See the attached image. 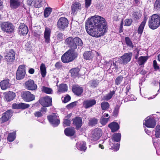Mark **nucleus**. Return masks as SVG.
<instances>
[{"mask_svg":"<svg viewBox=\"0 0 160 160\" xmlns=\"http://www.w3.org/2000/svg\"><path fill=\"white\" fill-rule=\"evenodd\" d=\"M88 34L97 38L103 35L107 32V23L103 18L99 16H95L89 19L85 25Z\"/></svg>","mask_w":160,"mask_h":160,"instance_id":"1","label":"nucleus"},{"mask_svg":"<svg viewBox=\"0 0 160 160\" xmlns=\"http://www.w3.org/2000/svg\"><path fill=\"white\" fill-rule=\"evenodd\" d=\"M78 56V54L75 51L68 50L61 57L62 61L64 63H68L73 61Z\"/></svg>","mask_w":160,"mask_h":160,"instance_id":"2","label":"nucleus"},{"mask_svg":"<svg viewBox=\"0 0 160 160\" xmlns=\"http://www.w3.org/2000/svg\"><path fill=\"white\" fill-rule=\"evenodd\" d=\"M160 25V16L157 14L151 16L148 20L149 27L152 29H155Z\"/></svg>","mask_w":160,"mask_h":160,"instance_id":"3","label":"nucleus"},{"mask_svg":"<svg viewBox=\"0 0 160 160\" xmlns=\"http://www.w3.org/2000/svg\"><path fill=\"white\" fill-rule=\"evenodd\" d=\"M1 27L2 31L8 33L12 32L14 29V26L8 22H2L1 24Z\"/></svg>","mask_w":160,"mask_h":160,"instance_id":"4","label":"nucleus"},{"mask_svg":"<svg viewBox=\"0 0 160 160\" xmlns=\"http://www.w3.org/2000/svg\"><path fill=\"white\" fill-rule=\"evenodd\" d=\"M102 132L100 128H98L95 129L91 133V139L95 141L98 140L102 136Z\"/></svg>","mask_w":160,"mask_h":160,"instance_id":"5","label":"nucleus"},{"mask_svg":"<svg viewBox=\"0 0 160 160\" xmlns=\"http://www.w3.org/2000/svg\"><path fill=\"white\" fill-rule=\"evenodd\" d=\"M15 52L12 49L10 50L5 57V60L8 64H10L13 62L15 58Z\"/></svg>","mask_w":160,"mask_h":160,"instance_id":"6","label":"nucleus"},{"mask_svg":"<svg viewBox=\"0 0 160 160\" xmlns=\"http://www.w3.org/2000/svg\"><path fill=\"white\" fill-rule=\"evenodd\" d=\"M24 66L20 65L17 71L16 78L18 80H20L24 78L25 75V71Z\"/></svg>","mask_w":160,"mask_h":160,"instance_id":"7","label":"nucleus"},{"mask_svg":"<svg viewBox=\"0 0 160 160\" xmlns=\"http://www.w3.org/2000/svg\"><path fill=\"white\" fill-rule=\"evenodd\" d=\"M68 24V20L65 17H61L58 20L57 22V26L60 29H63L67 27Z\"/></svg>","mask_w":160,"mask_h":160,"instance_id":"8","label":"nucleus"},{"mask_svg":"<svg viewBox=\"0 0 160 160\" xmlns=\"http://www.w3.org/2000/svg\"><path fill=\"white\" fill-rule=\"evenodd\" d=\"M22 98L26 102H30L34 100L35 96L28 91L23 92L22 93Z\"/></svg>","mask_w":160,"mask_h":160,"instance_id":"9","label":"nucleus"},{"mask_svg":"<svg viewBox=\"0 0 160 160\" xmlns=\"http://www.w3.org/2000/svg\"><path fill=\"white\" fill-rule=\"evenodd\" d=\"M65 43L70 48L69 50H72L75 51L77 48L76 44L74 42V38L72 37H69L67 38L65 40Z\"/></svg>","mask_w":160,"mask_h":160,"instance_id":"10","label":"nucleus"},{"mask_svg":"<svg viewBox=\"0 0 160 160\" xmlns=\"http://www.w3.org/2000/svg\"><path fill=\"white\" fill-rule=\"evenodd\" d=\"M132 54L131 52L126 53L121 57L120 62L121 64H126L131 60Z\"/></svg>","mask_w":160,"mask_h":160,"instance_id":"11","label":"nucleus"},{"mask_svg":"<svg viewBox=\"0 0 160 160\" xmlns=\"http://www.w3.org/2000/svg\"><path fill=\"white\" fill-rule=\"evenodd\" d=\"M72 90L74 94L78 96H80L82 95L83 92V88L78 85H73L72 86Z\"/></svg>","mask_w":160,"mask_h":160,"instance_id":"12","label":"nucleus"},{"mask_svg":"<svg viewBox=\"0 0 160 160\" xmlns=\"http://www.w3.org/2000/svg\"><path fill=\"white\" fill-rule=\"evenodd\" d=\"M40 102L44 108L48 107L52 105V98L49 96H46L41 99Z\"/></svg>","mask_w":160,"mask_h":160,"instance_id":"13","label":"nucleus"},{"mask_svg":"<svg viewBox=\"0 0 160 160\" xmlns=\"http://www.w3.org/2000/svg\"><path fill=\"white\" fill-rule=\"evenodd\" d=\"M18 33L20 35H26L28 31V27L24 23H20L18 28Z\"/></svg>","mask_w":160,"mask_h":160,"instance_id":"14","label":"nucleus"},{"mask_svg":"<svg viewBox=\"0 0 160 160\" xmlns=\"http://www.w3.org/2000/svg\"><path fill=\"white\" fill-rule=\"evenodd\" d=\"M26 88L29 90H34L37 88L36 84L34 83V81L29 79L25 83Z\"/></svg>","mask_w":160,"mask_h":160,"instance_id":"15","label":"nucleus"},{"mask_svg":"<svg viewBox=\"0 0 160 160\" xmlns=\"http://www.w3.org/2000/svg\"><path fill=\"white\" fill-rule=\"evenodd\" d=\"M96 103V101L94 99H90L84 101L82 103L83 107L87 109L95 105Z\"/></svg>","mask_w":160,"mask_h":160,"instance_id":"16","label":"nucleus"},{"mask_svg":"<svg viewBox=\"0 0 160 160\" xmlns=\"http://www.w3.org/2000/svg\"><path fill=\"white\" fill-rule=\"evenodd\" d=\"M81 5L78 2H76L72 4L71 6V14L73 15L76 14L81 9Z\"/></svg>","mask_w":160,"mask_h":160,"instance_id":"17","label":"nucleus"},{"mask_svg":"<svg viewBox=\"0 0 160 160\" xmlns=\"http://www.w3.org/2000/svg\"><path fill=\"white\" fill-rule=\"evenodd\" d=\"M42 1L41 0H28L27 3L30 6L39 8L42 6Z\"/></svg>","mask_w":160,"mask_h":160,"instance_id":"18","label":"nucleus"},{"mask_svg":"<svg viewBox=\"0 0 160 160\" xmlns=\"http://www.w3.org/2000/svg\"><path fill=\"white\" fill-rule=\"evenodd\" d=\"M51 30V29L47 27L45 28L44 32V38L45 42L46 43H48L50 42V37Z\"/></svg>","mask_w":160,"mask_h":160,"instance_id":"19","label":"nucleus"},{"mask_svg":"<svg viewBox=\"0 0 160 160\" xmlns=\"http://www.w3.org/2000/svg\"><path fill=\"white\" fill-rule=\"evenodd\" d=\"M30 107V105L23 103L19 104L14 103L12 104V108L14 109H24L28 108Z\"/></svg>","mask_w":160,"mask_h":160,"instance_id":"20","label":"nucleus"},{"mask_svg":"<svg viewBox=\"0 0 160 160\" xmlns=\"http://www.w3.org/2000/svg\"><path fill=\"white\" fill-rule=\"evenodd\" d=\"M8 79L4 80L0 82V86L3 90H5L10 88L11 84L9 82Z\"/></svg>","mask_w":160,"mask_h":160,"instance_id":"21","label":"nucleus"},{"mask_svg":"<svg viewBox=\"0 0 160 160\" xmlns=\"http://www.w3.org/2000/svg\"><path fill=\"white\" fill-rule=\"evenodd\" d=\"M10 6L12 9H16L18 8L21 4L19 0H10Z\"/></svg>","mask_w":160,"mask_h":160,"instance_id":"22","label":"nucleus"},{"mask_svg":"<svg viewBox=\"0 0 160 160\" xmlns=\"http://www.w3.org/2000/svg\"><path fill=\"white\" fill-rule=\"evenodd\" d=\"M13 112L9 110L6 111L2 115V116L1 118V120H9L12 115Z\"/></svg>","mask_w":160,"mask_h":160,"instance_id":"23","label":"nucleus"},{"mask_svg":"<svg viewBox=\"0 0 160 160\" xmlns=\"http://www.w3.org/2000/svg\"><path fill=\"white\" fill-rule=\"evenodd\" d=\"M15 93L13 92L9 91L5 93V99L7 102L12 100L15 97Z\"/></svg>","mask_w":160,"mask_h":160,"instance_id":"24","label":"nucleus"},{"mask_svg":"<svg viewBox=\"0 0 160 160\" xmlns=\"http://www.w3.org/2000/svg\"><path fill=\"white\" fill-rule=\"evenodd\" d=\"M108 127L110 128L112 132L117 131L119 128L118 124L114 122L109 124L108 125Z\"/></svg>","mask_w":160,"mask_h":160,"instance_id":"25","label":"nucleus"},{"mask_svg":"<svg viewBox=\"0 0 160 160\" xmlns=\"http://www.w3.org/2000/svg\"><path fill=\"white\" fill-rule=\"evenodd\" d=\"M65 134L68 136H73L75 133V131L73 128H67L64 130Z\"/></svg>","mask_w":160,"mask_h":160,"instance_id":"26","label":"nucleus"},{"mask_svg":"<svg viewBox=\"0 0 160 160\" xmlns=\"http://www.w3.org/2000/svg\"><path fill=\"white\" fill-rule=\"evenodd\" d=\"M121 138V134L119 133H115L113 134L110 140L111 142H119L120 141Z\"/></svg>","mask_w":160,"mask_h":160,"instance_id":"27","label":"nucleus"},{"mask_svg":"<svg viewBox=\"0 0 160 160\" xmlns=\"http://www.w3.org/2000/svg\"><path fill=\"white\" fill-rule=\"evenodd\" d=\"M47 109L46 108H42L40 111L36 112L34 113V115L36 117H41L43 116L46 112Z\"/></svg>","mask_w":160,"mask_h":160,"instance_id":"28","label":"nucleus"},{"mask_svg":"<svg viewBox=\"0 0 160 160\" xmlns=\"http://www.w3.org/2000/svg\"><path fill=\"white\" fill-rule=\"evenodd\" d=\"M143 124L148 128H153L156 125V123L155 121H145Z\"/></svg>","mask_w":160,"mask_h":160,"instance_id":"29","label":"nucleus"},{"mask_svg":"<svg viewBox=\"0 0 160 160\" xmlns=\"http://www.w3.org/2000/svg\"><path fill=\"white\" fill-rule=\"evenodd\" d=\"M86 143L84 142H81L77 143L76 145L77 148L81 151H85L87 148L86 146Z\"/></svg>","mask_w":160,"mask_h":160,"instance_id":"30","label":"nucleus"},{"mask_svg":"<svg viewBox=\"0 0 160 160\" xmlns=\"http://www.w3.org/2000/svg\"><path fill=\"white\" fill-rule=\"evenodd\" d=\"M67 85L65 84H62L59 86L58 92L60 93H62L67 91Z\"/></svg>","mask_w":160,"mask_h":160,"instance_id":"31","label":"nucleus"},{"mask_svg":"<svg viewBox=\"0 0 160 160\" xmlns=\"http://www.w3.org/2000/svg\"><path fill=\"white\" fill-rule=\"evenodd\" d=\"M147 19L144 18L143 21L140 25L138 30V33L141 34L143 32V29L145 25Z\"/></svg>","mask_w":160,"mask_h":160,"instance_id":"32","label":"nucleus"},{"mask_svg":"<svg viewBox=\"0 0 160 160\" xmlns=\"http://www.w3.org/2000/svg\"><path fill=\"white\" fill-rule=\"evenodd\" d=\"M48 120H59L60 118L57 113H52L47 117Z\"/></svg>","mask_w":160,"mask_h":160,"instance_id":"33","label":"nucleus"},{"mask_svg":"<svg viewBox=\"0 0 160 160\" xmlns=\"http://www.w3.org/2000/svg\"><path fill=\"white\" fill-rule=\"evenodd\" d=\"M115 92L114 91H110L108 94L103 96L102 98V100L105 101H108L112 98V96L115 94Z\"/></svg>","mask_w":160,"mask_h":160,"instance_id":"34","label":"nucleus"},{"mask_svg":"<svg viewBox=\"0 0 160 160\" xmlns=\"http://www.w3.org/2000/svg\"><path fill=\"white\" fill-rule=\"evenodd\" d=\"M16 131L9 133L7 137V140L10 142L13 141L16 138Z\"/></svg>","mask_w":160,"mask_h":160,"instance_id":"35","label":"nucleus"},{"mask_svg":"<svg viewBox=\"0 0 160 160\" xmlns=\"http://www.w3.org/2000/svg\"><path fill=\"white\" fill-rule=\"evenodd\" d=\"M79 71V68H76L71 69L70 72L71 73L72 76L74 78H75L78 76Z\"/></svg>","mask_w":160,"mask_h":160,"instance_id":"36","label":"nucleus"},{"mask_svg":"<svg viewBox=\"0 0 160 160\" xmlns=\"http://www.w3.org/2000/svg\"><path fill=\"white\" fill-rule=\"evenodd\" d=\"M148 58L146 56H141L138 58V64L139 65H142L144 64L146 62Z\"/></svg>","mask_w":160,"mask_h":160,"instance_id":"37","label":"nucleus"},{"mask_svg":"<svg viewBox=\"0 0 160 160\" xmlns=\"http://www.w3.org/2000/svg\"><path fill=\"white\" fill-rule=\"evenodd\" d=\"M40 70L42 77H44L46 75V68L45 65L43 63L41 64L40 67Z\"/></svg>","mask_w":160,"mask_h":160,"instance_id":"38","label":"nucleus"},{"mask_svg":"<svg viewBox=\"0 0 160 160\" xmlns=\"http://www.w3.org/2000/svg\"><path fill=\"white\" fill-rule=\"evenodd\" d=\"M52 11V9L50 7L46 8L44 9V16L45 18L48 17Z\"/></svg>","mask_w":160,"mask_h":160,"instance_id":"39","label":"nucleus"},{"mask_svg":"<svg viewBox=\"0 0 160 160\" xmlns=\"http://www.w3.org/2000/svg\"><path fill=\"white\" fill-rule=\"evenodd\" d=\"M99 80H92L90 81L88 83L91 87L92 88H96L99 83Z\"/></svg>","mask_w":160,"mask_h":160,"instance_id":"40","label":"nucleus"},{"mask_svg":"<svg viewBox=\"0 0 160 160\" xmlns=\"http://www.w3.org/2000/svg\"><path fill=\"white\" fill-rule=\"evenodd\" d=\"M84 58L87 60H90L92 58V52L90 51L85 52L83 54Z\"/></svg>","mask_w":160,"mask_h":160,"instance_id":"41","label":"nucleus"},{"mask_svg":"<svg viewBox=\"0 0 160 160\" xmlns=\"http://www.w3.org/2000/svg\"><path fill=\"white\" fill-rule=\"evenodd\" d=\"M125 42L127 46L130 48H132L133 47V45L130 39L128 37H126L125 38Z\"/></svg>","mask_w":160,"mask_h":160,"instance_id":"42","label":"nucleus"},{"mask_svg":"<svg viewBox=\"0 0 160 160\" xmlns=\"http://www.w3.org/2000/svg\"><path fill=\"white\" fill-rule=\"evenodd\" d=\"M155 131V136L157 138H160V125H157L156 126Z\"/></svg>","mask_w":160,"mask_h":160,"instance_id":"43","label":"nucleus"},{"mask_svg":"<svg viewBox=\"0 0 160 160\" xmlns=\"http://www.w3.org/2000/svg\"><path fill=\"white\" fill-rule=\"evenodd\" d=\"M74 42L76 44V46H82L83 43L81 39L78 37H75L74 38Z\"/></svg>","mask_w":160,"mask_h":160,"instance_id":"44","label":"nucleus"},{"mask_svg":"<svg viewBox=\"0 0 160 160\" xmlns=\"http://www.w3.org/2000/svg\"><path fill=\"white\" fill-rule=\"evenodd\" d=\"M42 92L48 94H51L52 91L50 88H48L45 86L42 87Z\"/></svg>","mask_w":160,"mask_h":160,"instance_id":"45","label":"nucleus"},{"mask_svg":"<svg viewBox=\"0 0 160 160\" xmlns=\"http://www.w3.org/2000/svg\"><path fill=\"white\" fill-rule=\"evenodd\" d=\"M154 9L158 10L160 9V0H156L154 5Z\"/></svg>","mask_w":160,"mask_h":160,"instance_id":"46","label":"nucleus"},{"mask_svg":"<svg viewBox=\"0 0 160 160\" xmlns=\"http://www.w3.org/2000/svg\"><path fill=\"white\" fill-rule=\"evenodd\" d=\"M109 103L107 102H103L101 103V107L102 110H104L108 108Z\"/></svg>","mask_w":160,"mask_h":160,"instance_id":"47","label":"nucleus"},{"mask_svg":"<svg viewBox=\"0 0 160 160\" xmlns=\"http://www.w3.org/2000/svg\"><path fill=\"white\" fill-rule=\"evenodd\" d=\"M109 144L112 147V148L114 151H117L119 148V144H117L115 145H113L112 143L111 142V140L109 141Z\"/></svg>","mask_w":160,"mask_h":160,"instance_id":"48","label":"nucleus"},{"mask_svg":"<svg viewBox=\"0 0 160 160\" xmlns=\"http://www.w3.org/2000/svg\"><path fill=\"white\" fill-rule=\"evenodd\" d=\"M123 77L122 76H120L117 77L115 81V84L117 85H119L123 80Z\"/></svg>","mask_w":160,"mask_h":160,"instance_id":"49","label":"nucleus"},{"mask_svg":"<svg viewBox=\"0 0 160 160\" xmlns=\"http://www.w3.org/2000/svg\"><path fill=\"white\" fill-rule=\"evenodd\" d=\"M119 109V106L118 105L116 106L112 113V115L115 117H117L118 115Z\"/></svg>","mask_w":160,"mask_h":160,"instance_id":"50","label":"nucleus"},{"mask_svg":"<svg viewBox=\"0 0 160 160\" xmlns=\"http://www.w3.org/2000/svg\"><path fill=\"white\" fill-rule=\"evenodd\" d=\"M153 67L155 71H160V68L156 60H154L153 62Z\"/></svg>","mask_w":160,"mask_h":160,"instance_id":"51","label":"nucleus"},{"mask_svg":"<svg viewBox=\"0 0 160 160\" xmlns=\"http://www.w3.org/2000/svg\"><path fill=\"white\" fill-rule=\"evenodd\" d=\"M73 124L76 126L77 129L80 128L82 125V121H73Z\"/></svg>","mask_w":160,"mask_h":160,"instance_id":"52","label":"nucleus"},{"mask_svg":"<svg viewBox=\"0 0 160 160\" xmlns=\"http://www.w3.org/2000/svg\"><path fill=\"white\" fill-rule=\"evenodd\" d=\"M50 123L53 127L57 126L60 123V121H49Z\"/></svg>","mask_w":160,"mask_h":160,"instance_id":"53","label":"nucleus"},{"mask_svg":"<svg viewBox=\"0 0 160 160\" xmlns=\"http://www.w3.org/2000/svg\"><path fill=\"white\" fill-rule=\"evenodd\" d=\"M132 22L131 19H126L124 21V24L125 26H129L131 25Z\"/></svg>","mask_w":160,"mask_h":160,"instance_id":"54","label":"nucleus"},{"mask_svg":"<svg viewBox=\"0 0 160 160\" xmlns=\"http://www.w3.org/2000/svg\"><path fill=\"white\" fill-rule=\"evenodd\" d=\"M71 99V97L68 95H67L64 98V99L62 100H62L63 102L66 103L69 101Z\"/></svg>","mask_w":160,"mask_h":160,"instance_id":"55","label":"nucleus"},{"mask_svg":"<svg viewBox=\"0 0 160 160\" xmlns=\"http://www.w3.org/2000/svg\"><path fill=\"white\" fill-rule=\"evenodd\" d=\"M157 115H151L147 117L144 120H155V118H157Z\"/></svg>","mask_w":160,"mask_h":160,"instance_id":"56","label":"nucleus"},{"mask_svg":"<svg viewBox=\"0 0 160 160\" xmlns=\"http://www.w3.org/2000/svg\"><path fill=\"white\" fill-rule=\"evenodd\" d=\"M77 102V101L72 102L67 105L66 107H67V108L68 109L72 108L74 107V106H76Z\"/></svg>","mask_w":160,"mask_h":160,"instance_id":"57","label":"nucleus"},{"mask_svg":"<svg viewBox=\"0 0 160 160\" xmlns=\"http://www.w3.org/2000/svg\"><path fill=\"white\" fill-rule=\"evenodd\" d=\"M91 0H85V7L87 8L90 7L91 3Z\"/></svg>","mask_w":160,"mask_h":160,"instance_id":"58","label":"nucleus"},{"mask_svg":"<svg viewBox=\"0 0 160 160\" xmlns=\"http://www.w3.org/2000/svg\"><path fill=\"white\" fill-rule=\"evenodd\" d=\"M63 124L64 127L69 126L71 124L70 121H63Z\"/></svg>","mask_w":160,"mask_h":160,"instance_id":"59","label":"nucleus"},{"mask_svg":"<svg viewBox=\"0 0 160 160\" xmlns=\"http://www.w3.org/2000/svg\"><path fill=\"white\" fill-rule=\"evenodd\" d=\"M97 121H90L89 123V126H93L96 124L97 123Z\"/></svg>","mask_w":160,"mask_h":160,"instance_id":"60","label":"nucleus"},{"mask_svg":"<svg viewBox=\"0 0 160 160\" xmlns=\"http://www.w3.org/2000/svg\"><path fill=\"white\" fill-rule=\"evenodd\" d=\"M55 67L57 68H60L62 67V63L61 62H57L55 64Z\"/></svg>","mask_w":160,"mask_h":160,"instance_id":"61","label":"nucleus"},{"mask_svg":"<svg viewBox=\"0 0 160 160\" xmlns=\"http://www.w3.org/2000/svg\"><path fill=\"white\" fill-rule=\"evenodd\" d=\"M134 96L132 95H131L128 96V99L129 101L135 100V99L134 98Z\"/></svg>","mask_w":160,"mask_h":160,"instance_id":"62","label":"nucleus"},{"mask_svg":"<svg viewBox=\"0 0 160 160\" xmlns=\"http://www.w3.org/2000/svg\"><path fill=\"white\" fill-rule=\"evenodd\" d=\"M34 69L32 68H30L28 72L30 74H33L34 72Z\"/></svg>","mask_w":160,"mask_h":160,"instance_id":"63","label":"nucleus"},{"mask_svg":"<svg viewBox=\"0 0 160 160\" xmlns=\"http://www.w3.org/2000/svg\"><path fill=\"white\" fill-rule=\"evenodd\" d=\"M63 38V35L62 33H59L57 36V38L59 39L62 38Z\"/></svg>","mask_w":160,"mask_h":160,"instance_id":"64","label":"nucleus"}]
</instances>
